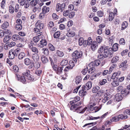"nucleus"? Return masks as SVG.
I'll list each match as a JSON object with an SVG mask.
<instances>
[{
  "label": "nucleus",
  "mask_w": 130,
  "mask_h": 130,
  "mask_svg": "<svg viewBox=\"0 0 130 130\" xmlns=\"http://www.w3.org/2000/svg\"><path fill=\"white\" fill-rule=\"evenodd\" d=\"M49 48L51 51H53L55 50V48L53 45L51 44H49L48 45Z\"/></svg>",
  "instance_id": "46"
},
{
  "label": "nucleus",
  "mask_w": 130,
  "mask_h": 130,
  "mask_svg": "<svg viewBox=\"0 0 130 130\" xmlns=\"http://www.w3.org/2000/svg\"><path fill=\"white\" fill-rule=\"evenodd\" d=\"M16 78L17 79L23 83H25L26 80L24 76L22 75L20 76L19 75H17L16 76Z\"/></svg>",
  "instance_id": "4"
},
{
  "label": "nucleus",
  "mask_w": 130,
  "mask_h": 130,
  "mask_svg": "<svg viewBox=\"0 0 130 130\" xmlns=\"http://www.w3.org/2000/svg\"><path fill=\"white\" fill-rule=\"evenodd\" d=\"M6 0H2L1 3V8L4 9L5 6Z\"/></svg>",
  "instance_id": "52"
},
{
  "label": "nucleus",
  "mask_w": 130,
  "mask_h": 130,
  "mask_svg": "<svg viewBox=\"0 0 130 130\" xmlns=\"http://www.w3.org/2000/svg\"><path fill=\"white\" fill-rule=\"evenodd\" d=\"M33 40L35 43L38 42L40 40V38L38 36L34 37Z\"/></svg>",
  "instance_id": "59"
},
{
  "label": "nucleus",
  "mask_w": 130,
  "mask_h": 130,
  "mask_svg": "<svg viewBox=\"0 0 130 130\" xmlns=\"http://www.w3.org/2000/svg\"><path fill=\"white\" fill-rule=\"evenodd\" d=\"M54 24L52 21H50L48 24V26L49 29L51 28L54 26Z\"/></svg>",
  "instance_id": "62"
},
{
  "label": "nucleus",
  "mask_w": 130,
  "mask_h": 130,
  "mask_svg": "<svg viewBox=\"0 0 130 130\" xmlns=\"http://www.w3.org/2000/svg\"><path fill=\"white\" fill-rule=\"evenodd\" d=\"M92 86V83L91 82H87L86 84L83 85L82 86L83 87V89L85 90H88L90 89Z\"/></svg>",
  "instance_id": "5"
},
{
  "label": "nucleus",
  "mask_w": 130,
  "mask_h": 130,
  "mask_svg": "<svg viewBox=\"0 0 130 130\" xmlns=\"http://www.w3.org/2000/svg\"><path fill=\"white\" fill-rule=\"evenodd\" d=\"M104 98V99H103L102 101V102L103 103H105L107 101H108L109 99H110V96H105Z\"/></svg>",
  "instance_id": "54"
},
{
  "label": "nucleus",
  "mask_w": 130,
  "mask_h": 130,
  "mask_svg": "<svg viewBox=\"0 0 130 130\" xmlns=\"http://www.w3.org/2000/svg\"><path fill=\"white\" fill-rule=\"evenodd\" d=\"M82 79V77L80 76H76L74 80V82L77 85L81 82Z\"/></svg>",
  "instance_id": "11"
},
{
  "label": "nucleus",
  "mask_w": 130,
  "mask_h": 130,
  "mask_svg": "<svg viewBox=\"0 0 130 130\" xmlns=\"http://www.w3.org/2000/svg\"><path fill=\"white\" fill-rule=\"evenodd\" d=\"M83 109V108L82 107H78L77 106L76 109L75 111L79 113V112L82 111Z\"/></svg>",
  "instance_id": "58"
},
{
  "label": "nucleus",
  "mask_w": 130,
  "mask_h": 130,
  "mask_svg": "<svg viewBox=\"0 0 130 130\" xmlns=\"http://www.w3.org/2000/svg\"><path fill=\"white\" fill-rule=\"evenodd\" d=\"M13 51V50H11L9 52L8 56L9 58L10 59H13L14 58V57L15 56L12 52Z\"/></svg>",
  "instance_id": "26"
},
{
  "label": "nucleus",
  "mask_w": 130,
  "mask_h": 130,
  "mask_svg": "<svg viewBox=\"0 0 130 130\" xmlns=\"http://www.w3.org/2000/svg\"><path fill=\"white\" fill-rule=\"evenodd\" d=\"M61 7L60 6V4L59 3L57 4L56 6V10L57 12H58L59 11H61Z\"/></svg>",
  "instance_id": "57"
},
{
  "label": "nucleus",
  "mask_w": 130,
  "mask_h": 130,
  "mask_svg": "<svg viewBox=\"0 0 130 130\" xmlns=\"http://www.w3.org/2000/svg\"><path fill=\"white\" fill-rule=\"evenodd\" d=\"M119 59L118 56H116L113 57L111 60V62L112 63H116Z\"/></svg>",
  "instance_id": "35"
},
{
  "label": "nucleus",
  "mask_w": 130,
  "mask_h": 130,
  "mask_svg": "<svg viewBox=\"0 0 130 130\" xmlns=\"http://www.w3.org/2000/svg\"><path fill=\"white\" fill-rule=\"evenodd\" d=\"M41 52L45 55H48L49 54V51L46 48H44L41 49Z\"/></svg>",
  "instance_id": "28"
},
{
  "label": "nucleus",
  "mask_w": 130,
  "mask_h": 130,
  "mask_svg": "<svg viewBox=\"0 0 130 130\" xmlns=\"http://www.w3.org/2000/svg\"><path fill=\"white\" fill-rule=\"evenodd\" d=\"M121 95L123 97L126 96L129 93V91H127V89L124 88L121 91Z\"/></svg>",
  "instance_id": "13"
},
{
  "label": "nucleus",
  "mask_w": 130,
  "mask_h": 130,
  "mask_svg": "<svg viewBox=\"0 0 130 130\" xmlns=\"http://www.w3.org/2000/svg\"><path fill=\"white\" fill-rule=\"evenodd\" d=\"M111 85L113 87H116L119 85V82L118 81H114L111 83Z\"/></svg>",
  "instance_id": "55"
},
{
  "label": "nucleus",
  "mask_w": 130,
  "mask_h": 130,
  "mask_svg": "<svg viewBox=\"0 0 130 130\" xmlns=\"http://www.w3.org/2000/svg\"><path fill=\"white\" fill-rule=\"evenodd\" d=\"M118 44L116 43L114 44L112 46V48L110 47L109 48V51L112 50V51L115 52L118 50Z\"/></svg>",
  "instance_id": "12"
},
{
  "label": "nucleus",
  "mask_w": 130,
  "mask_h": 130,
  "mask_svg": "<svg viewBox=\"0 0 130 130\" xmlns=\"http://www.w3.org/2000/svg\"><path fill=\"white\" fill-rule=\"evenodd\" d=\"M100 63V61L98 60H96L93 62L90 63L89 64V66L90 67H91V66L92 67L97 66H99Z\"/></svg>",
  "instance_id": "6"
},
{
  "label": "nucleus",
  "mask_w": 130,
  "mask_h": 130,
  "mask_svg": "<svg viewBox=\"0 0 130 130\" xmlns=\"http://www.w3.org/2000/svg\"><path fill=\"white\" fill-rule=\"evenodd\" d=\"M82 53L80 51H76L72 53V56L73 57V60L75 63L77 61V59L80 58L82 56Z\"/></svg>",
  "instance_id": "1"
},
{
  "label": "nucleus",
  "mask_w": 130,
  "mask_h": 130,
  "mask_svg": "<svg viewBox=\"0 0 130 130\" xmlns=\"http://www.w3.org/2000/svg\"><path fill=\"white\" fill-rule=\"evenodd\" d=\"M41 59L43 63H46L48 61V59L45 56H42Z\"/></svg>",
  "instance_id": "18"
},
{
  "label": "nucleus",
  "mask_w": 130,
  "mask_h": 130,
  "mask_svg": "<svg viewBox=\"0 0 130 130\" xmlns=\"http://www.w3.org/2000/svg\"><path fill=\"white\" fill-rule=\"evenodd\" d=\"M5 46H7L9 47H11L14 46L15 45V43L14 42H11L10 43L8 42L5 44Z\"/></svg>",
  "instance_id": "24"
},
{
  "label": "nucleus",
  "mask_w": 130,
  "mask_h": 130,
  "mask_svg": "<svg viewBox=\"0 0 130 130\" xmlns=\"http://www.w3.org/2000/svg\"><path fill=\"white\" fill-rule=\"evenodd\" d=\"M96 40L97 42L98 43H100L102 41V38L100 36H97L96 38Z\"/></svg>",
  "instance_id": "51"
},
{
  "label": "nucleus",
  "mask_w": 130,
  "mask_h": 130,
  "mask_svg": "<svg viewBox=\"0 0 130 130\" xmlns=\"http://www.w3.org/2000/svg\"><path fill=\"white\" fill-rule=\"evenodd\" d=\"M40 29L37 27L34 28V32L38 34L40 32Z\"/></svg>",
  "instance_id": "64"
},
{
  "label": "nucleus",
  "mask_w": 130,
  "mask_h": 130,
  "mask_svg": "<svg viewBox=\"0 0 130 130\" xmlns=\"http://www.w3.org/2000/svg\"><path fill=\"white\" fill-rule=\"evenodd\" d=\"M100 87L98 86H96L94 87L92 90V92L94 93L97 92L98 90H99Z\"/></svg>",
  "instance_id": "42"
},
{
  "label": "nucleus",
  "mask_w": 130,
  "mask_h": 130,
  "mask_svg": "<svg viewBox=\"0 0 130 130\" xmlns=\"http://www.w3.org/2000/svg\"><path fill=\"white\" fill-rule=\"evenodd\" d=\"M49 10L50 8L48 7L45 6H44L42 9V12L44 13L45 14L49 11Z\"/></svg>",
  "instance_id": "23"
},
{
  "label": "nucleus",
  "mask_w": 130,
  "mask_h": 130,
  "mask_svg": "<svg viewBox=\"0 0 130 130\" xmlns=\"http://www.w3.org/2000/svg\"><path fill=\"white\" fill-rule=\"evenodd\" d=\"M128 23L126 21L124 22L122 24L121 30L124 29L128 26Z\"/></svg>",
  "instance_id": "36"
},
{
  "label": "nucleus",
  "mask_w": 130,
  "mask_h": 130,
  "mask_svg": "<svg viewBox=\"0 0 130 130\" xmlns=\"http://www.w3.org/2000/svg\"><path fill=\"white\" fill-rule=\"evenodd\" d=\"M60 35V32L57 31L55 32L54 34V37L55 38H57L59 37Z\"/></svg>",
  "instance_id": "49"
},
{
  "label": "nucleus",
  "mask_w": 130,
  "mask_h": 130,
  "mask_svg": "<svg viewBox=\"0 0 130 130\" xmlns=\"http://www.w3.org/2000/svg\"><path fill=\"white\" fill-rule=\"evenodd\" d=\"M47 44L46 41L45 39H42L41 40L40 43L38 44V47L40 48L43 47L44 45H46Z\"/></svg>",
  "instance_id": "8"
},
{
  "label": "nucleus",
  "mask_w": 130,
  "mask_h": 130,
  "mask_svg": "<svg viewBox=\"0 0 130 130\" xmlns=\"http://www.w3.org/2000/svg\"><path fill=\"white\" fill-rule=\"evenodd\" d=\"M63 68L62 67H58L57 71L56 72V73L59 75L61 74L62 72Z\"/></svg>",
  "instance_id": "31"
},
{
  "label": "nucleus",
  "mask_w": 130,
  "mask_h": 130,
  "mask_svg": "<svg viewBox=\"0 0 130 130\" xmlns=\"http://www.w3.org/2000/svg\"><path fill=\"white\" fill-rule=\"evenodd\" d=\"M120 72H118V73H117L116 72H115L113 73V75L111 76V78L112 79H114L116 77L117 78V77H116L117 76H118L120 75Z\"/></svg>",
  "instance_id": "38"
},
{
  "label": "nucleus",
  "mask_w": 130,
  "mask_h": 130,
  "mask_svg": "<svg viewBox=\"0 0 130 130\" xmlns=\"http://www.w3.org/2000/svg\"><path fill=\"white\" fill-rule=\"evenodd\" d=\"M95 104L93 102L90 103L88 105V107L89 108V110L91 111H93V108L94 106L95 105Z\"/></svg>",
  "instance_id": "21"
},
{
  "label": "nucleus",
  "mask_w": 130,
  "mask_h": 130,
  "mask_svg": "<svg viewBox=\"0 0 130 130\" xmlns=\"http://www.w3.org/2000/svg\"><path fill=\"white\" fill-rule=\"evenodd\" d=\"M86 40L84 41L82 38H80L79 39V44L80 46H82L83 44H86Z\"/></svg>",
  "instance_id": "30"
},
{
  "label": "nucleus",
  "mask_w": 130,
  "mask_h": 130,
  "mask_svg": "<svg viewBox=\"0 0 130 130\" xmlns=\"http://www.w3.org/2000/svg\"><path fill=\"white\" fill-rule=\"evenodd\" d=\"M115 99L118 101H120L123 98V97L121 95L120 93H118L115 95Z\"/></svg>",
  "instance_id": "14"
},
{
  "label": "nucleus",
  "mask_w": 130,
  "mask_h": 130,
  "mask_svg": "<svg viewBox=\"0 0 130 130\" xmlns=\"http://www.w3.org/2000/svg\"><path fill=\"white\" fill-rule=\"evenodd\" d=\"M56 54L57 56L60 57H62L64 56L63 52L59 50L56 51Z\"/></svg>",
  "instance_id": "17"
},
{
  "label": "nucleus",
  "mask_w": 130,
  "mask_h": 130,
  "mask_svg": "<svg viewBox=\"0 0 130 130\" xmlns=\"http://www.w3.org/2000/svg\"><path fill=\"white\" fill-rule=\"evenodd\" d=\"M20 52L21 49L19 48H18L13 51H12V52L15 57H17L18 53Z\"/></svg>",
  "instance_id": "25"
},
{
  "label": "nucleus",
  "mask_w": 130,
  "mask_h": 130,
  "mask_svg": "<svg viewBox=\"0 0 130 130\" xmlns=\"http://www.w3.org/2000/svg\"><path fill=\"white\" fill-rule=\"evenodd\" d=\"M30 71L29 70H26V72L23 73V75L26 76L27 77L28 79L32 81L34 80V77L33 76L31 75L30 74Z\"/></svg>",
  "instance_id": "3"
},
{
  "label": "nucleus",
  "mask_w": 130,
  "mask_h": 130,
  "mask_svg": "<svg viewBox=\"0 0 130 130\" xmlns=\"http://www.w3.org/2000/svg\"><path fill=\"white\" fill-rule=\"evenodd\" d=\"M127 62L126 60H125L119 66V68H122V70L124 71L128 67L127 64H126Z\"/></svg>",
  "instance_id": "7"
},
{
  "label": "nucleus",
  "mask_w": 130,
  "mask_h": 130,
  "mask_svg": "<svg viewBox=\"0 0 130 130\" xmlns=\"http://www.w3.org/2000/svg\"><path fill=\"white\" fill-rule=\"evenodd\" d=\"M107 82L106 80L104 79L101 80L99 82V84L101 85H103L105 84Z\"/></svg>",
  "instance_id": "48"
},
{
  "label": "nucleus",
  "mask_w": 130,
  "mask_h": 130,
  "mask_svg": "<svg viewBox=\"0 0 130 130\" xmlns=\"http://www.w3.org/2000/svg\"><path fill=\"white\" fill-rule=\"evenodd\" d=\"M91 45V48L93 51H94L96 49L98 46V45L96 42H93V43Z\"/></svg>",
  "instance_id": "15"
},
{
  "label": "nucleus",
  "mask_w": 130,
  "mask_h": 130,
  "mask_svg": "<svg viewBox=\"0 0 130 130\" xmlns=\"http://www.w3.org/2000/svg\"><path fill=\"white\" fill-rule=\"evenodd\" d=\"M87 44V45H91L93 43H92V40L91 38L90 37H89L88 40H86Z\"/></svg>",
  "instance_id": "47"
},
{
  "label": "nucleus",
  "mask_w": 130,
  "mask_h": 130,
  "mask_svg": "<svg viewBox=\"0 0 130 130\" xmlns=\"http://www.w3.org/2000/svg\"><path fill=\"white\" fill-rule=\"evenodd\" d=\"M16 29L18 30H20L22 28V26L21 25L16 24L15 27Z\"/></svg>",
  "instance_id": "50"
},
{
  "label": "nucleus",
  "mask_w": 130,
  "mask_h": 130,
  "mask_svg": "<svg viewBox=\"0 0 130 130\" xmlns=\"http://www.w3.org/2000/svg\"><path fill=\"white\" fill-rule=\"evenodd\" d=\"M71 104V106L70 107V110H73V111H75L76 108L77 106L78 105H77V104Z\"/></svg>",
  "instance_id": "22"
},
{
  "label": "nucleus",
  "mask_w": 130,
  "mask_h": 130,
  "mask_svg": "<svg viewBox=\"0 0 130 130\" xmlns=\"http://www.w3.org/2000/svg\"><path fill=\"white\" fill-rule=\"evenodd\" d=\"M88 71V72L89 74H91L93 73L94 72L95 70V68L94 67L91 66V67H90Z\"/></svg>",
  "instance_id": "44"
},
{
  "label": "nucleus",
  "mask_w": 130,
  "mask_h": 130,
  "mask_svg": "<svg viewBox=\"0 0 130 130\" xmlns=\"http://www.w3.org/2000/svg\"><path fill=\"white\" fill-rule=\"evenodd\" d=\"M97 14L98 16L100 17H102L103 15V13L101 11H98L97 12Z\"/></svg>",
  "instance_id": "61"
},
{
  "label": "nucleus",
  "mask_w": 130,
  "mask_h": 130,
  "mask_svg": "<svg viewBox=\"0 0 130 130\" xmlns=\"http://www.w3.org/2000/svg\"><path fill=\"white\" fill-rule=\"evenodd\" d=\"M24 62L25 64L27 66L29 65L32 63L30 59L28 58H26L24 59Z\"/></svg>",
  "instance_id": "32"
},
{
  "label": "nucleus",
  "mask_w": 130,
  "mask_h": 130,
  "mask_svg": "<svg viewBox=\"0 0 130 130\" xmlns=\"http://www.w3.org/2000/svg\"><path fill=\"white\" fill-rule=\"evenodd\" d=\"M80 98L79 97L77 96L74 98V99L72 101L70 102V104H73L76 103V102L79 101Z\"/></svg>",
  "instance_id": "27"
},
{
  "label": "nucleus",
  "mask_w": 130,
  "mask_h": 130,
  "mask_svg": "<svg viewBox=\"0 0 130 130\" xmlns=\"http://www.w3.org/2000/svg\"><path fill=\"white\" fill-rule=\"evenodd\" d=\"M25 0H18V2L21 6H23L25 4Z\"/></svg>",
  "instance_id": "56"
},
{
  "label": "nucleus",
  "mask_w": 130,
  "mask_h": 130,
  "mask_svg": "<svg viewBox=\"0 0 130 130\" xmlns=\"http://www.w3.org/2000/svg\"><path fill=\"white\" fill-rule=\"evenodd\" d=\"M102 107V105H100L99 107H95L93 108V111L94 110V112H96L100 109Z\"/></svg>",
  "instance_id": "45"
},
{
  "label": "nucleus",
  "mask_w": 130,
  "mask_h": 130,
  "mask_svg": "<svg viewBox=\"0 0 130 130\" xmlns=\"http://www.w3.org/2000/svg\"><path fill=\"white\" fill-rule=\"evenodd\" d=\"M32 58L35 61H38L39 59V55L37 54H34L32 55Z\"/></svg>",
  "instance_id": "19"
},
{
  "label": "nucleus",
  "mask_w": 130,
  "mask_h": 130,
  "mask_svg": "<svg viewBox=\"0 0 130 130\" xmlns=\"http://www.w3.org/2000/svg\"><path fill=\"white\" fill-rule=\"evenodd\" d=\"M75 35V33L73 31L68 32L66 34V35L68 37H73Z\"/></svg>",
  "instance_id": "39"
},
{
  "label": "nucleus",
  "mask_w": 130,
  "mask_h": 130,
  "mask_svg": "<svg viewBox=\"0 0 130 130\" xmlns=\"http://www.w3.org/2000/svg\"><path fill=\"white\" fill-rule=\"evenodd\" d=\"M39 0H32L30 3L32 6H35L38 3Z\"/></svg>",
  "instance_id": "41"
},
{
  "label": "nucleus",
  "mask_w": 130,
  "mask_h": 130,
  "mask_svg": "<svg viewBox=\"0 0 130 130\" xmlns=\"http://www.w3.org/2000/svg\"><path fill=\"white\" fill-rule=\"evenodd\" d=\"M10 39V36H6L4 39V43H6Z\"/></svg>",
  "instance_id": "53"
},
{
  "label": "nucleus",
  "mask_w": 130,
  "mask_h": 130,
  "mask_svg": "<svg viewBox=\"0 0 130 130\" xmlns=\"http://www.w3.org/2000/svg\"><path fill=\"white\" fill-rule=\"evenodd\" d=\"M115 14L112 12H110L109 16V20L110 21L112 20L114 18Z\"/></svg>",
  "instance_id": "37"
},
{
  "label": "nucleus",
  "mask_w": 130,
  "mask_h": 130,
  "mask_svg": "<svg viewBox=\"0 0 130 130\" xmlns=\"http://www.w3.org/2000/svg\"><path fill=\"white\" fill-rule=\"evenodd\" d=\"M9 10L10 13H13L14 11V8L11 5H10L9 7Z\"/></svg>",
  "instance_id": "43"
},
{
  "label": "nucleus",
  "mask_w": 130,
  "mask_h": 130,
  "mask_svg": "<svg viewBox=\"0 0 130 130\" xmlns=\"http://www.w3.org/2000/svg\"><path fill=\"white\" fill-rule=\"evenodd\" d=\"M75 63L74 61L73 60H70L69 62V66H70V67L71 69H72L73 67L75 66Z\"/></svg>",
  "instance_id": "34"
},
{
  "label": "nucleus",
  "mask_w": 130,
  "mask_h": 130,
  "mask_svg": "<svg viewBox=\"0 0 130 130\" xmlns=\"http://www.w3.org/2000/svg\"><path fill=\"white\" fill-rule=\"evenodd\" d=\"M19 9V5L18 4H16L15 6V12H18Z\"/></svg>",
  "instance_id": "63"
},
{
  "label": "nucleus",
  "mask_w": 130,
  "mask_h": 130,
  "mask_svg": "<svg viewBox=\"0 0 130 130\" xmlns=\"http://www.w3.org/2000/svg\"><path fill=\"white\" fill-rule=\"evenodd\" d=\"M31 50L33 52L36 53V54L38 53V49L35 47H32L31 48Z\"/></svg>",
  "instance_id": "60"
},
{
  "label": "nucleus",
  "mask_w": 130,
  "mask_h": 130,
  "mask_svg": "<svg viewBox=\"0 0 130 130\" xmlns=\"http://www.w3.org/2000/svg\"><path fill=\"white\" fill-rule=\"evenodd\" d=\"M118 117L119 120L120 119H125L127 118V116L126 115L124 116L122 114L119 115L118 116Z\"/></svg>",
  "instance_id": "33"
},
{
  "label": "nucleus",
  "mask_w": 130,
  "mask_h": 130,
  "mask_svg": "<svg viewBox=\"0 0 130 130\" xmlns=\"http://www.w3.org/2000/svg\"><path fill=\"white\" fill-rule=\"evenodd\" d=\"M9 26L8 22L6 21H5L1 25L2 28L3 29H5Z\"/></svg>",
  "instance_id": "16"
},
{
  "label": "nucleus",
  "mask_w": 130,
  "mask_h": 130,
  "mask_svg": "<svg viewBox=\"0 0 130 130\" xmlns=\"http://www.w3.org/2000/svg\"><path fill=\"white\" fill-rule=\"evenodd\" d=\"M44 24L42 23L40 24V21H38L36 24V27L41 29L43 28Z\"/></svg>",
  "instance_id": "20"
},
{
  "label": "nucleus",
  "mask_w": 130,
  "mask_h": 130,
  "mask_svg": "<svg viewBox=\"0 0 130 130\" xmlns=\"http://www.w3.org/2000/svg\"><path fill=\"white\" fill-rule=\"evenodd\" d=\"M12 39L13 41H15L18 40L21 41L22 40L20 36L17 35H13L12 37Z\"/></svg>",
  "instance_id": "9"
},
{
  "label": "nucleus",
  "mask_w": 130,
  "mask_h": 130,
  "mask_svg": "<svg viewBox=\"0 0 130 130\" xmlns=\"http://www.w3.org/2000/svg\"><path fill=\"white\" fill-rule=\"evenodd\" d=\"M112 51H109V49L108 50V47L107 46H106L104 48L103 53V55L104 57L106 58L108 55L109 53L110 57H111L112 56Z\"/></svg>",
  "instance_id": "2"
},
{
  "label": "nucleus",
  "mask_w": 130,
  "mask_h": 130,
  "mask_svg": "<svg viewBox=\"0 0 130 130\" xmlns=\"http://www.w3.org/2000/svg\"><path fill=\"white\" fill-rule=\"evenodd\" d=\"M68 61L67 59H64L62 60L60 62V64L61 66H65L67 65Z\"/></svg>",
  "instance_id": "29"
},
{
  "label": "nucleus",
  "mask_w": 130,
  "mask_h": 130,
  "mask_svg": "<svg viewBox=\"0 0 130 130\" xmlns=\"http://www.w3.org/2000/svg\"><path fill=\"white\" fill-rule=\"evenodd\" d=\"M25 56V54L24 52L20 53L18 55V58L20 59H23Z\"/></svg>",
  "instance_id": "40"
},
{
  "label": "nucleus",
  "mask_w": 130,
  "mask_h": 130,
  "mask_svg": "<svg viewBox=\"0 0 130 130\" xmlns=\"http://www.w3.org/2000/svg\"><path fill=\"white\" fill-rule=\"evenodd\" d=\"M83 88V87L82 86V89L80 90L79 92V96L82 97H83L87 94V90H85Z\"/></svg>",
  "instance_id": "10"
}]
</instances>
